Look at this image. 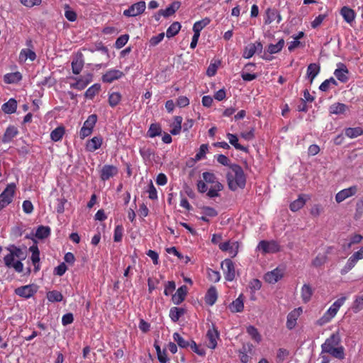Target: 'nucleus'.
Here are the masks:
<instances>
[{"label": "nucleus", "instance_id": "1", "mask_svg": "<svg viewBox=\"0 0 363 363\" xmlns=\"http://www.w3.org/2000/svg\"><path fill=\"white\" fill-rule=\"evenodd\" d=\"M340 330L332 333L321 345L322 354H328L333 357L342 360L345 357V347L341 345Z\"/></svg>", "mask_w": 363, "mask_h": 363}, {"label": "nucleus", "instance_id": "2", "mask_svg": "<svg viewBox=\"0 0 363 363\" xmlns=\"http://www.w3.org/2000/svg\"><path fill=\"white\" fill-rule=\"evenodd\" d=\"M226 179L228 188L233 191L238 189H244L246 185V176L242 168L238 164L230 165Z\"/></svg>", "mask_w": 363, "mask_h": 363}, {"label": "nucleus", "instance_id": "3", "mask_svg": "<svg viewBox=\"0 0 363 363\" xmlns=\"http://www.w3.org/2000/svg\"><path fill=\"white\" fill-rule=\"evenodd\" d=\"M347 299L346 296H342L337 299L332 306L324 313V314L316 320L315 324L318 326H323L330 323L336 315L340 307L344 304Z\"/></svg>", "mask_w": 363, "mask_h": 363}, {"label": "nucleus", "instance_id": "4", "mask_svg": "<svg viewBox=\"0 0 363 363\" xmlns=\"http://www.w3.org/2000/svg\"><path fill=\"white\" fill-rule=\"evenodd\" d=\"M16 189V184L14 183H11L9 184L5 189L1 192L0 194V211L13 201Z\"/></svg>", "mask_w": 363, "mask_h": 363}, {"label": "nucleus", "instance_id": "5", "mask_svg": "<svg viewBox=\"0 0 363 363\" xmlns=\"http://www.w3.org/2000/svg\"><path fill=\"white\" fill-rule=\"evenodd\" d=\"M96 122L97 116L96 114H91L89 116L79 131V137L81 139H84L92 133L93 129Z\"/></svg>", "mask_w": 363, "mask_h": 363}, {"label": "nucleus", "instance_id": "6", "mask_svg": "<svg viewBox=\"0 0 363 363\" xmlns=\"http://www.w3.org/2000/svg\"><path fill=\"white\" fill-rule=\"evenodd\" d=\"M221 268L223 271L226 281H232L235 278V267L234 262L230 259H225L221 262Z\"/></svg>", "mask_w": 363, "mask_h": 363}, {"label": "nucleus", "instance_id": "7", "mask_svg": "<svg viewBox=\"0 0 363 363\" xmlns=\"http://www.w3.org/2000/svg\"><path fill=\"white\" fill-rule=\"evenodd\" d=\"M274 21H277V23H280L282 21L279 11L275 8H267L264 14V24H271Z\"/></svg>", "mask_w": 363, "mask_h": 363}, {"label": "nucleus", "instance_id": "8", "mask_svg": "<svg viewBox=\"0 0 363 363\" xmlns=\"http://www.w3.org/2000/svg\"><path fill=\"white\" fill-rule=\"evenodd\" d=\"M145 2L140 1L131 5L128 9L123 11V15L128 17H135L143 13L145 10Z\"/></svg>", "mask_w": 363, "mask_h": 363}, {"label": "nucleus", "instance_id": "9", "mask_svg": "<svg viewBox=\"0 0 363 363\" xmlns=\"http://www.w3.org/2000/svg\"><path fill=\"white\" fill-rule=\"evenodd\" d=\"M15 258L14 255L9 252V253L4 257V264L7 267H12L16 272L21 273L23 271V264L21 260L14 262Z\"/></svg>", "mask_w": 363, "mask_h": 363}, {"label": "nucleus", "instance_id": "10", "mask_svg": "<svg viewBox=\"0 0 363 363\" xmlns=\"http://www.w3.org/2000/svg\"><path fill=\"white\" fill-rule=\"evenodd\" d=\"M258 247L264 253H275L280 251V245L274 240H262L259 242Z\"/></svg>", "mask_w": 363, "mask_h": 363}, {"label": "nucleus", "instance_id": "11", "mask_svg": "<svg viewBox=\"0 0 363 363\" xmlns=\"http://www.w3.org/2000/svg\"><path fill=\"white\" fill-rule=\"evenodd\" d=\"M357 186H352L349 188L344 189L340 191L335 195V201L337 203H340L345 201L346 199L350 198L354 195H355L357 192Z\"/></svg>", "mask_w": 363, "mask_h": 363}, {"label": "nucleus", "instance_id": "12", "mask_svg": "<svg viewBox=\"0 0 363 363\" xmlns=\"http://www.w3.org/2000/svg\"><path fill=\"white\" fill-rule=\"evenodd\" d=\"M238 242H230V240L220 242L218 245L219 249L223 252H228L231 257H235L238 252Z\"/></svg>", "mask_w": 363, "mask_h": 363}, {"label": "nucleus", "instance_id": "13", "mask_svg": "<svg viewBox=\"0 0 363 363\" xmlns=\"http://www.w3.org/2000/svg\"><path fill=\"white\" fill-rule=\"evenodd\" d=\"M93 74L91 73H87L83 75L80 79L77 80L74 83L70 84V86L72 89L82 90L86 87V86L92 82Z\"/></svg>", "mask_w": 363, "mask_h": 363}, {"label": "nucleus", "instance_id": "14", "mask_svg": "<svg viewBox=\"0 0 363 363\" xmlns=\"http://www.w3.org/2000/svg\"><path fill=\"white\" fill-rule=\"evenodd\" d=\"M118 172V168L116 166L105 164L100 172V178L102 181L108 180L110 178L116 176Z\"/></svg>", "mask_w": 363, "mask_h": 363}, {"label": "nucleus", "instance_id": "15", "mask_svg": "<svg viewBox=\"0 0 363 363\" xmlns=\"http://www.w3.org/2000/svg\"><path fill=\"white\" fill-rule=\"evenodd\" d=\"M36 291V288L31 284L20 286L15 290L16 294L26 298L32 297Z\"/></svg>", "mask_w": 363, "mask_h": 363}, {"label": "nucleus", "instance_id": "16", "mask_svg": "<svg viewBox=\"0 0 363 363\" xmlns=\"http://www.w3.org/2000/svg\"><path fill=\"white\" fill-rule=\"evenodd\" d=\"M302 313V308H298L291 311L287 315L286 328L289 330H292L295 328L297 323V319Z\"/></svg>", "mask_w": 363, "mask_h": 363}, {"label": "nucleus", "instance_id": "17", "mask_svg": "<svg viewBox=\"0 0 363 363\" xmlns=\"http://www.w3.org/2000/svg\"><path fill=\"white\" fill-rule=\"evenodd\" d=\"M253 345L251 343L244 344L242 348L239 350V357L242 363H247L251 357L250 354H252Z\"/></svg>", "mask_w": 363, "mask_h": 363}, {"label": "nucleus", "instance_id": "18", "mask_svg": "<svg viewBox=\"0 0 363 363\" xmlns=\"http://www.w3.org/2000/svg\"><path fill=\"white\" fill-rule=\"evenodd\" d=\"M124 74L118 69H109L101 77L102 81L106 83H111L115 80L121 78Z\"/></svg>", "mask_w": 363, "mask_h": 363}, {"label": "nucleus", "instance_id": "19", "mask_svg": "<svg viewBox=\"0 0 363 363\" xmlns=\"http://www.w3.org/2000/svg\"><path fill=\"white\" fill-rule=\"evenodd\" d=\"M18 128L14 125H9L6 128L1 138V142L4 144L11 143L18 134Z\"/></svg>", "mask_w": 363, "mask_h": 363}, {"label": "nucleus", "instance_id": "20", "mask_svg": "<svg viewBox=\"0 0 363 363\" xmlns=\"http://www.w3.org/2000/svg\"><path fill=\"white\" fill-rule=\"evenodd\" d=\"M188 289L186 285L180 286L174 294L172 295V301L175 305L180 304L186 298Z\"/></svg>", "mask_w": 363, "mask_h": 363}, {"label": "nucleus", "instance_id": "21", "mask_svg": "<svg viewBox=\"0 0 363 363\" xmlns=\"http://www.w3.org/2000/svg\"><path fill=\"white\" fill-rule=\"evenodd\" d=\"M283 277L281 270L278 268L274 269L271 272H268L264 274V279L266 282L269 284H275Z\"/></svg>", "mask_w": 363, "mask_h": 363}, {"label": "nucleus", "instance_id": "22", "mask_svg": "<svg viewBox=\"0 0 363 363\" xmlns=\"http://www.w3.org/2000/svg\"><path fill=\"white\" fill-rule=\"evenodd\" d=\"M229 309L232 313H240L244 309V296L241 294L229 305Z\"/></svg>", "mask_w": 363, "mask_h": 363}, {"label": "nucleus", "instance_id": "23", "mask_svg": "<svg viewBox=\"0 0 363 363\" xmlns=\"http://www.w3.org/2000/svg\"><path fill=\"white\" fill-rule=\"evenodd\" d=\"M103 138L101 136H95L89 140L86 144V150L89 152H94L102 145Z\"/></svg>", "mask_w": 363, "mask_h": 363}, {"label": "nucleus", "instance_id": "24", "mask_svg": "<svg viewBox=\"0 0 363 363\" xmlns=\"http://www.w3.org/2000/svg\"><path fill=\"white\" fill-rule=\"evenodd\" d=\"M337 66L338 68L335 70L334 75L340 82H346L348 79V69L342 63H340Z\"/></svg>", "mask_w": 363, "mask_h": 363}, {"label": "nucleus", "instance_id": "25", "mask_svg": "<svg viewBox=\"0 0 363 363\" xmlns=\"http://www.w3.org/2000/svg\"><path fill=\"white\" fill-rule=\"evenodd\" d=\"M218 299V291L214 286H211L205 295V302L208 306L215 304Z\"/></svg>", "mask_w": 363, "mask_h": 363}, {"label": "nucleus", "instance_id": "26", "mask_svg": "<svg viewBox=\"0 0 363 363\" xmlns=\"http://www.w3.org/2000/svg\"><path fill=\"white\" fill-rule=\"evenodd\" d=\"M306 196L309 199V196L308 195L300 194L297 199H296L295 201L290 203V210L293 212H296L298 210L301 209L306 204V199L304 198Z\"/></svg>", "mask_w": 363, "mask_h": 363}, {"label": "nucleus", "instance_id": "27", "mask_svg": "<svg viewBox=\"0 0 363 363\" xmlns=\"http://www.w3.org/2000/svg\"><path fill=\"white\" fill-rule=\"evenodd\" d=\"M206 336L208 340V347L211 349H215L217 346V339L219 336L218 330L214 328L209 329Z\"/></svg>", "mask_w": 363, "mask_h": 363}, {"label": "nucleus", "instance_id": "28", "mask_svg": "<svg viewBox=\"0 0 363 363\" xmlns=\"http://www.w3.org/2000/svg\"><path fill=\"white\" fill-rule=\"evenodd\" d=\"M340 14L344 20L348 23H352L354 21L356 16L354 10L347 6H343L341 9Z\"/></svg>", "mask_w": 363, "mask_h": 363}, {"label": "nucleus", "instance_id": "29", "mask_svg": "<svg viewBox=\"0 0 363 363\" xmlns=\"http://www.w3.org/2000/svg\"><path fill=\"white\" fill-rule=\"evenodd\" d=\"M36 58V54L34 51L30 49H23L19 54V60L21 62H26L27 60L34 61Z\"/></svg>", "mask_w": 363, "mask_h": 363}, {"label": "nucleus", "instance_id": "30", "mask_svg": "<svg viewBox=\"0 0 363 363\" xmlns=\"http://www.w3.org/2000/svg\"><path fill=\"white\" fill-rule=\"evenodd\" d=\"M301 294L303 303H306L311 300L313 290L309 284H305L301 288Z\"/></svg>", "mask_w": 363, "mask_h": 363}, {"label": "nucleus", "instance_id": "31", "mask_svg": "<svg viewBox=\"0 0 363 363\" xmlns=\"http://www.w3.org/2000/svg\"><path fill=\"white\" fill-rule=\"evenodd\" d=\"M182 121L183 118L180 116H177L174 118V122L171 125V134H172L173 135H177L180 133L182 130Z\"/></svg>", "mask_w": 363, "mask_h": 363}, {"label": "nucleus", "instance_id": "32", "mask_svg": "<svg viewBox=\"0 0 363 363\" xmlns=\"http://www.w3.org/2000/svg\"><path fill=\"white\" fill-rule=\"evenodd\" d=\"M17 108V102L13 99H10L6 103L2 105V111L5 113L11 114L15 113Z\"/></svg>", "mask_w": 363, "mask_h": 363}, {"label": "nucleus", "instance_id": "33", "mask_svg": "<svg viewBox=\"0 0 363 363\" xmlns=\"http://www.w3.org/2000/svg\"><path fill=\"white\" fill-rule=\"evenodd\" d=\"M227 138L229 140V143L236 149L242 150L243 152H247V147L240 145L238 143V138L236 135L232 133H228Z\"/></svg>", "mask_w": 363, "mask_h": 363}, {"label": "nucleus", "instance_id": "34", "mask_svg": "<svg viewBox=\"0 0 363 363\" xmlns=\"http://www.w3.org/2000/svg\"><path fill=\"white\" fill-rule=\"evenodd\" d=\"M185 313V310L182 308L172 307L169 311V317L171 320L176 323Z\"/></svg>", "mask_w": 363, "mask_h": 363}, {"label": "nucleus", "instance_id": "35", "mask_svg": "<svg viewBox=\"0 0 363 363\" xmlns=\"http://www.w3.org/2000/svg\"><path fill=\"white\" fill-rule=\"evenodd\" d=\"M345 134L350 138H355L363 135V129L361 127L347 128L345 130Z\"/></svg>", "mask_w": 363, "mask_h": 363}, {"label": "nucleus", "instance_id": "36", "mask_svg": "<svg viewBox=\"0 0 363 363\" xmlns=\"http://www.w3.org/2000/svg\"><path fill=\"white\" fill-rule=\"evenodd\" d=\"M284 40L280 39L277 44H270L267 48V52L269 54H277L279 52L284 46Z\"/></svg>", "mask_w": 363, "mask_h": 363}, {"label": "nucleus", "instance_id": "37", "mask_svg": "<svg viewBox=\"0 0 363 363\" xmlns=\"http://www.w3.org/2000/svg\"><path fill=\"white\" fill-rule=\"evenodd\" d=\"M320 72V66L316 63H311L307 67V76L312 80L318 75Z\"/></svg>", "mask_w": 363, "mask_h": 363}, {"label": "nucleus", "instance_id": "38", "mask_svg": "<svg viewBox=\"0 0 363 363\" xmlns=\"http://www.w3.org/2000/svg\"><path fill=\"white\" fill-rule=\"evenodd\" d=\"M50 235V228L49 226L40 225L35 232V237L38 239H45Z\"/></svg>", "mask_w": 363, "mask_h": 363}, {"label": "nucleus", "instance_id": "39", "mask_svg": "<svg viewBox=\"0 0 363 363\" xmlns=\"http://www.w3.org/2000/svg\"><path fill=\"white\" fill-rule=\"evenodd\" d=\"M65 128L63 126H59L51 132L50 138L55 142L60 141L65 135Z\"/></svg>", "mask_w": 363, "mask_h": 363}, {"label": "nucleus", "instance_id": "40", "mask_svg": "<svg viewBox=\"0 0 363 363\" xmlns=\"http://www.w3.org/2000/svg\"><path fill=\"white\" fill-rule=\"evenodd\" d=\"M6 250L9 252H11L15 257L20 259L21 260H23L26 258V255L23 252V250L18 247H16L14 245H11L8 247H6Z\"/></svg>", "mask_w": 363, "mask_h": 363}, {"label": "nucleus", "instance_id": "41", "mask_svg": "<svg viewBox=\"0 0 363 363\" xmlns=\"http://www.w3.org/2000/svg\"><path fill=\"white\" fill-rule=\"evenodd\" d=\"M162 134V128L159 123H152L147 130V135L150 138H155Z\"/></svg>", "mask_w": 363, "mask_h": 363}, {"label": "nucleus", "instance_id": "42", "mask_svg": "<svg viewBox=\"0 0 363 363\" xmlns=\"http://www.w3.org/2000/svg\"><path fill=\"white\" fill-rule=\"evenodd\" d=\"M21 77L22 76L18 72L9 73L4 76V82L7 84L16 83L21 79Z\"/></svg>", "mask_w": 363, "mask_h": 363}, {"label": "nucleus", "instance_id": "43", "mask_svg": "<svg viewBox=\"0 0 363 363\" xmlns=\"http://www.w3.org/2000/svg\"><path fill=\"white\" fill-rule=\"evenodd\" d=\"M181 29V24L179 22H174L167 28L166 35L168 38L176 35Z\"/></svg>", "mask_w": 363, "mask_h": 363}, {"label": "nucleus", "instance_id": "44", "mask_svg": "<svg viewBox=\"0 0 363 363\" xmlns=\"http://www.w3.org/2000/svg\"><path fill=\"white\" fill-rule=\"evenodd\" d=\"M84 61L82 58L77 57L72 62V69L74 74H78L82 70Z\"/></svg>", "mask_w": 363, "mask_h": 363}, {"label": "nucleus", "instance_id": "45", "mask_svg": "<svg viewBox=\"0 0 363 363\" xmlns=\"http://www.w3.org/2000/svg\"><path fill=\"white\" fill-rule=\"evenodd\" d=\"M247 333L251 337V338L259 343L262 340V336L259 333L258 330L252 325H250L247 328Z\"/></svg>", "mask_w": 363, "mask_h": 363}, {"label": "nucleus", "instance_id": "46", "mask_svg": "<svg viewBox=\"0 0 363 363\" xmlns=\"http://www.w3.org/2000/svg\"><path fill=\"white\" fill-rule=\"evenodd\" d=\"M210 19L208 18H205L201 21H196L193 26V31L194 33L200 34L201 30L206 27L209 23Z\"/></svg>", "mask_w": 363, "mask_h": 363}, {"label": "nucleus", "instance_id": "47", "mask_svg": "<svg viewBox=\"0 0 363 363\" xmlns=\"http://www.w3.org/2000/svg\"><path fill=\"white\" fill-rule=\"evenodd\" d=\"M223 189V186L221 183L218 182L213 185L207 192V196L209 198L217 197L219 196L218 192Z\"/></svg>", "mask_w": 363, "mask_h": 363}, {"label": "nucleus", "instance_id": "48", "mask_svg": "<svg viewBox=\"0 0 363 363\" xmlns=\"http://www.w3.org/2000/svg\"><path fill=\"white\" fill-rule=\"evenodd\" d=\"M347 110V106L344 104H334L330 107V113L333 114L344 113Z\"/></svg>", "mask_w": 363, "mask_h": 363}, {"label": "nucleus", "instance_id": "49", "mask_svg": "<svg viewBox=\"0 0 363 363\" xmlns=\"http://www.w3.org/2000/svg\"><path fill=\"white\" fill-rule=\"evenodd\" d=\"M173 339L181 348H187L190 346L191 342L184 340L178 333L173 334Z\"/></svg>", "mask_w": 363, "mask_h": 363}, {"label": "nucleus", "instance_id": "50", "mask_svg": "<svg viewBox=\"0 0 363 363\" xmlns=\"http://www.w3.org/2000/svg\"><path fill=\"white\" fill-rule=\"evenodd\" d=\"M47 298L50 302H60L63 299V296L60 291L54 290L47 294Z\"/></svg>", "mask_w": 363, "mask_h": 363}, {"label": "nucleus", "instance_id": "51", "mask_svg": "<svg viewBox=\"0 0 363 363\" xmlns=\"http://www.w3.org/2000/svg\"><path fill=\"white\" fill-rule=\"evenodd\" d=\"M354 313H359L363 309V296H356L352 306Z\"/></svg>", "mask_w": 363, "mask_h": 363}, {"label": "nucleus", "instance_id": "52", "mask_svg": "<svg viewBox=\"0 0 363 363\" xmlns=\"http://www.w3.org/2000/svg\"><path fill=\"white\" fill-rule=\"evenodd\" d=\"M337 84L335 79L333 77H330L328 79L325 80L319 86L320 91H326L327 89H333Z\"/></svg>", "mask_w": 363, "mask_h": 363}, {"label": "nucleus", "instance_id": "53", "mask_svg": "<svg viewBox=\"0 0 363 363\" xmlns=\"http://www.w3.org/2000/svg\"><path fill=\"white\" fill-rule=\"evenodd\" d=\"M121 100L120 92H111L108 96V104L111 107L117 106Z\"/></svg>", "mask_w": 363, "mask_h": 363}, {"label": "nucleus", "instance_id": "54", "mask_svg": "<svg viewBox=\"0 0 363 363\" xmlns=\"http://www.w3.org/2000/svg\"><path fill=\"white\" fill-rule=\"evenodd\" d=\"M220 65V62L219 60H214L213 62H211L206 70L207 75L209 77L214 76L216 74Z\"/></svg>", "mask_w": 363, "mask_h": 363}, {"label": "nucleus", "instance_id": "55", "mask_svg": "<svg viewBox=\"0 0 363 363\" xmlns=\"http://www.w3.org/2000/svg\"><path fill=\"white\" fill-rule=\"evenodd\" d=\"M124 228L122 225H118L114 229L113 240L116 242H119L122 240L123 236Z\"/></svg>", "mask_w": 363, "mask_h": 363}, {"label": "nucleus", "instance_id": "56", "mask_svg": "<svg viewBox=\"0 0 363 363\" xmlns=\"http://www.w3.org/2000/svg\"><path fill=\"white\" fill-rule=\"evenodd\" d=\"M357 262L354 261L353 259L350 257L346 263V264L343 267V268L340 271V274L342 275H345L347 274L350 270H352L354 266L356 265Z\"/></svg>", "mask_w": 363, "mask_h": 363}, {"label": "nucleus", "instance_id": "57", "mask_svg": "<svg viewBox=\"0 0 363 363\" xmlns=\"http://www.w3.org/2000/svg\"><path fill=\"white\" fill-rule=\"evenodd\" d=\"M256 52V48L252 43L249 44L245 48L243 51V57L246 59H250L252 57Z\"/></svg>", "mask_w": 363, "mask_h": 363}, {"label": "nucleus", "instance_id": "58", "mask_svg": "<svg viewBox=\"0 0 363 363\" xmlns=\"http://www.w3.org/2000/svg\"><path fill=\"white\" fill-rule=\"evenodd\" d=\"M202 177L205 182L208 184H211L213 185L216 184L218 182L216 179V177L213 173L205 172L202 174Z\"/></svg>", "mask_w": 363, "mask_h": 363}, {"label": "nucleus", "instance_id": "59", "mask_svg": "<svg viewBox=\"0 0 363 363\" xmlns=\"http://www.w3.org/2000/svg\"><path fill=\"white\" fill-rule=\"evenodd\" d=\"M65 18L71 22L75 21L77 19L76 12L74 11L73 10H71L69 5H65Z\"/></svg>", "mask_w": 363, "mask_h": 363}, {"label": "nucleus", "instance_id": "60", "mask_svg": "<svg viewBox=\"0 0 363 363\" xmlns=\"http://www.w3.org/2000/svg\"><path fill=\"white\" fill-rule=\"evenodd\" d=\"M128 38L129 36L127 34L121 35L116 39L115 43V47L117 49L122 48L128 43Z\"/></svg>", "mask_w": 363, "mask_h": 363}, {"label": "nucleus", "instance_id": "61", "mask_svg": "<svg viewBox=\"0 0 363 363\" xmlns=\"http://www.w3.org/2000/svg\"><path fill=\"white\" fill-rule=\"evenodd\" d=\"M208 277L211 281L214 283L218 282L220 279V273L211 269H208Z\"/></svg>", "mask_w": 363, "mask_h": 363}, {"label": "nucleus", "instance_id": "62", "mask_svg": "<svg viewBox=\"0 0 363 363\" xmlns=\"http://www.w3.org/2000/svg\"><path fill=\"white\" fill-rule=\"evenodd\" d=\"M208 149V145L207 144H202L200 147L199 152L195 155L196 160H200L203 159Z\"/></svg>", "mask_w": 363, "mask_h": 363}, {"label": "nucleus", "instance_id": "63", "mask_svg": "<svg viewBox=\"0 0 363 363\" xmlns=\"http://www.w3.org/2000/svg\"><path fill=\"white\" fill-rule=\"evenodd\" d=\"M249 287L252 291V293H255L256 291H258L262 287V282L258 279H253L249 283Z\"/></svg>", "mask_w": 363, "mask_h": 363}, {"label": "nucleus", "instance_id": "64", "mask_svg": "<svg viewBox=\"0 0 363 363\" xmlns=\"http://www.w3.org/2000/svg\"><path fill=\"white\" fill-rule=\"evenodd\" d=\"M201 210L202 213L208 217L213 218L218 216L217 211L212 207L203 206L201 208Z\"/></svg>", "mask_w": 363, "mask_h": 363}]
</instances>
